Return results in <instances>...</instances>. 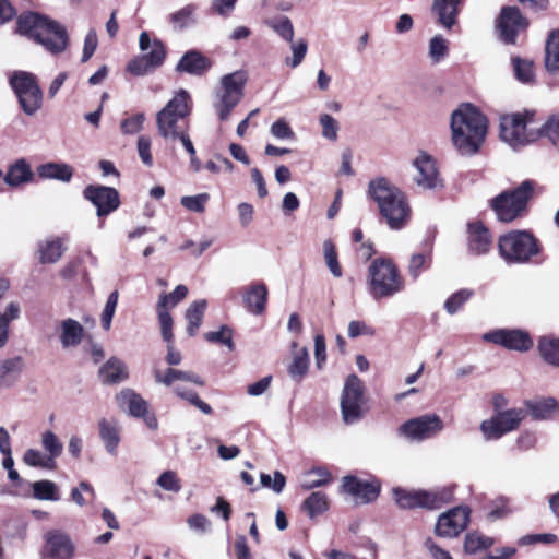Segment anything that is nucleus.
<instances>
[{
  "label": "nucleus",
  "mask_w": 559,
  "mask_h": 559,
  "mask_svg": "<svg viewBox=\"0 0 559 559\" xmlns=\"http://www.w3.org/2000/svg\"><path fill=\"white\" fill-rule=\"evenodd\" d=\"M322 248H323V258H324L325 264H326L328 269L330 270L331 274L336 278L342 277L343 270L338 262L335 245L333 243V241L331 239H326L323 241Z\"/></svg>",
  "instance_id": "nucleus-47"
},
{
  "label": "nucleus",
  "mask_w": 559,
  "mask_h": 559,
  "mask_svg": "<svg viewBox=\"0 0 559 559\" xmlns=\"http://www.w3.org/2000/svg\"><path fill=\"white\" fill-rule=\"evenodd\" d=\"M469 509L466 507L452 508L439 515L435 533L439 537L453 538L460 535L469 523Z\"/></svg>",
  "instance_id": "nucleus-14"
},
{
  "label": "nucleus",
  "mask_w": 559,
  "mask_h": 559,
  "mask_svg": "<svg viewBox=\"0 0 559 559\" xmlns=\"http://www.w3.org/2000/svg\"><path fill=\"white\" fill-rule=\"evenodd\" d=\"M532 192L533 182L526 180L516 189L500 193L492 200L491 206L500 221L511 222L524 211Z\"/></svg>",
  "instance_id": "nucleus-10"
},
{
  "label": "nucleus",
  "mask_w": 559,
  "mask_h": 559,
  "mask_svg": "<svg viewBox=\"0 0 559 559\" xmlns=\"http://www.w3.org/2000/svg\"><path fill=\"white\" fill-rule=\"evenodd\" d=\"M210 200V194L206 192L199 193L195 195H186L182 197L180 203L188 211L194 213H203L205 211V206Z\"/></svg>",
  "instance_id": "nucleus-55"
},
{
  "label": "nucleus",
  "mask_w": 559,
  "mask_h": 559,
  "mask_svg": "<svg viewBox=\"0 0 559 559\" xmlns=\"http://www.w3.org/2000/svg\"><path fill=\"white\" fill-rule=\"evenodd\" d=\"M83 195L96 207L99 217L109 215L120 205L119 193L111 187L90 185L85 187Z\"/></svg>",
  "instance_id": "nucleus-15"
},
{
  "label": "nucleus",
  "mask_w": 559,
  "mask_h": 559,
  "mask_svg": "<svg viewBox=\"0 0 559 559\" xmlns=\"http://www.w3.org/2000/svg\"><path fill=\"white\" fill-rule=\"evenodd\" d=\"M41 445L47 457L51 463H56V459L62 454L63 444L59 438L50 430H46L41 433Z\"/></svg>",
  "instance_id": "nucleus-48"
},
{
  "label": "nucleus",
  "mask_w": 559,
  "mask_h": 559,
  "mask_svg": "<svg viewBox=\"0 0 559 559\" xmlns=\"http://www.w3.org/2000/svg\"><path fill=\"white\" fill-rule=\"evenodd\" d=\"M153 376L157 383L164 384L166 386H171L174 389V392L179 397L190 402L203 414H212V407L207 403L202 401L194 391L187 390L181 385V383H193L200 386L203 385L204 382L198 374L173 368H168L165 372H163L162 370L155 368L153 370Z\"/></svg>",
  "instance_id": "nucleus-6"
},
{
  "label": "nucleus",
  "mask_w": 559,
  "mask_h": 559,
  "mask_svg": "<svg viewBox=\"0 0 559 559\" xmlns=\"http://www.w3.org/2000/svg\"><path fill=\"white\" fill-rule=\"evenodd\" d=\"M23 462L32 467H43L52 469L56 463H51L50 460L44 455L39 450L28 449L23 455Z\"/></svg>",
  "instance_id": "nucleus-53"
},
{
  "label": "nucleus",
  "mask_w": 559,
  "mask_h": 559,
  "mask_svg": "<svg viewBox=\"0 0 559 559\" xmlns=\"http://www.w3.org/2000/svg\"><path fill=\"white\" fill-rule=\"evenodd\" d=\"M118 406L133 417L144 416L147 412L146 401L131 389H124L116 396Z\"/></svg>",
  "instance_id": "nucleus-25"
},
{
  "label": "nucleus",
  "mask_w": 559,
  "mask_h": 559,
  "mask_svg": "<svg viewBox=\"0 0 559 559\" xmlns=\"http://www.w3.org/2000/svg\"><path fill=\"white\" fill-rule=\"evenodd\" d=\"M260 483L263 487L272 489L276 493H281L286 485V478L281 472H275L273 477L262 473Z\"/></svg>",
  "instance_id": "nucleus-62"
},
{
  "label": "nucleus",
  "mask_w": 559,
  "mask_h": 559,
  "mask_svg": "<svg viewBox=\"0 0 559 559\" xmlns=\"http://www.w3.org/2000/svg\"><path fill=\"white\" fill-rule=\"evenodd\" d=\"M211 67V61L198 50L187 51L176 66L178 72L202 75Z\"/></svg>",
  "instance_id": "nucleus-24"
},
{
  "label": "nucleus",
  "mask_w": 559,
  "mask_h": 559,
  "mask_svg": "<svg viewBox=\"0 0 559 559\" xmlns=\"http://www.w3.org/2000/svg\"><path fill=\"white\" fill-rule=\"evenodd\" d=\"M158 314V322L160 325V333L167 343H173L174 334H173V318L169 313L168 309L165 308H156Z\"/></svg>",
  "instance_id": "nucleus-60"
},
{
  "label": "nucleus",
  "mask_w": 559,
  "mask_h": 559,
  "mask_svg": "<svg viewBox=\"0 0 559 559\" xmlns=\"http://www.w3.org/2000/svg\"><path fill=\"white\" fill-rule=\"evenodd\" d=\"M38 176L45 179H57L69 182L72 178V168L67 164L47 163L37 168Z\"/></svg>",
  "instance_id": "nucleus-37"
},
{
  "label": "nucleus",
  "mask_w": 559,
  "mask_h": 559,
  "mask_svg": "<svg viewBox=\"0 0 559 559\" xmlns=\"http://www.w3.org/2000/svg\"><path fill=\"white\" fill-rule=\"evenodd\" d=\"M33 177L31 166L24 158H21L10 165L4 176V182L10 187H20L31 182Z\"/></svg>",
  "instance_id": "nucleus-32"
},
{
  "label": "nucleus",
  "mask_w": 559,
  "mask_h": 559,
  "mask_svg": "<svg viewBox=\"0 0 559 559\" xmlns=\"http://www.w3.org/2000/svg\"><path fill=\"white\" fill-rule=\"evenodd\" d=\"M265 24L271 27L284 40L292 43L294 38V26L292 21L285 16L280 15L265 21Z\"/></svg>",
  "instance_id": "nucleus-46"
},
{
  "label": "nucleus",
  "mask_w": 559,
  "mask_h": 559,
  "mask_svg": "<svg viewBox=\"0 0 559 559\" xmlns=\"http://www.w3.org/2000/svg\"><path fill=\"white\" fill-rule=\"evenodd\" d=\"M20 306L16 302H10L3 313H0V348H2L9 338V325L20 317Z\"/></svg>",
  "instance_id": "nucleus-42"
},
{
  "label": "nucleus",
  "mask_w": 559,
  "mask_h": 559,
  "mask_svg": "<svg viewBox=\"0 0 559 559\" xmlns=\"http://www.w3.org/2000/svg\"><path fill=\"white\" fill-rule=\"evenodd\" d=\"M198 7L193 3L187 4L180 10L173 12L168 15V22L171 24L174 31L180 32L197 23L195 13Z\"/></svg>",
  "instance_id": "nucleus-34"
},
{
  "label": "nucleus",
  "mask_w": 559,
  "mask_h": 559,
  "mask_svg": "<svg viewBox=\"0 0 559 559\" xmlns=\"http://www.w3.org/2000/svg\"><path fill=\"white\" fill-rule=\"evenodd\" d=\"M17 98L23 111L27 115H33L41 107L43 92L39 85L31 86L28 92L17 96Z\"/></svg>",
  "instance_id": "nucleus-40"
},
{
  "label": "nucleus",
  "mask_w": 559,
  "mask_h": 559,
  "mask_svg": "<svg viewBox=\"0 0 559 559\" xmlns=\"http://www.w3.org/2000/svg\"><path fill=\"white\" fill-rule=\"evenodd\" d=\"M539 138L548 140L559 139V112L549 116L537 132Z\"/></svg>",
  "instance_id": "nucleus-61"
},
{
  "label": "nucleus",
  "mask_w": 559,
  "mask_h": 559,
  "mask_svg": "<svg viewBox=\"0 0 559 559\" xmlns=\"http://www.w3.org/2000/svg\"><path fill=\"white\" fill-rule=\"evenodd\" d=\"M342 488L358 503L372 502L380 493V485L377 481L362 480L355 476L343 477Z\"/></svg>",
  "instance_id": "nucleus-21"
},
{
  "label": "nucleus",
  "mask_w": 559,
  "mask_h": 559,
  "mask_svg": "<svg viewBox=\"0 0 559 559\" xmlns=\"http://www.w3.org/2000/svg\"><path fill=\"white\" fill-rule=\"evenodd\" d=\"M207 302L205 299L193 301L186 311V320L188 321L187 332L190 336L195 335L201 326Z\"/></svg>",
  "instance_id": "nucleus-38"
},
{
  "label": "nucleus",
  "mask_w": 559,
  "mask_h": 559,
  "mask_svg": "<svg viewBox=\"0 0 559 559\" xmlns=\"http://www.w3.org/2000/svg\"><path fill=\"white\" fill-rule=\"evenodd\" d=\"M534 114L531 111L504 114L499 118L500 140H522L526 127L533 121Z\"/></svg>",
  "instance_id": "nucleus-18"
},
{
  "label": "nucleus",
  "mask_w": 559,
  "mask_h": 559,
  "mask_svg": "<svg viewBox=\"0 0 559 559\" xmlns=\"http://www.w3.org/2000/svg\"><path fill=\"white\" fill-rule=\"evenodd\" d=\"M392 496L395 503L401 509H439L443 504L450 502L453 497L451 488L442 487L432 490H407L404 488H393Z\"/></svg>",
  "instance_id": "nucleus-7"
},
{
  "label": "nucleus",
  "mask_w": 559,
  "mask_h": 559,
  "mask_svg": "<svg viewBox=\"0 0 559 559\" xmlns=\"http://www.w3.org/2000/svg\"><path fill=\"white\" fill-rule=\"evenodd\" d=\"M246 81L247 78L241 71L226 74L221 79V85L215 92L213 103L219 120H227L233 109L239 104L243 97Z\"/></svg>",
  "instance_id": "nucleus-9"
},
{
  "label": "nucleus",
  "mask_w": 559,
  "mask_h": 559,
  "mask_svg": "<svg viewBox=\"0 0 559 559\" xmlns=\"http://www.w3.org/2000/svg\"><path fill=\"white\" fill-rule=\"evenodd\" d=\"M538 349L542 357L550 365L559 367V338L544 336L539 340Z\"/></svg>",
  "instance_id": "nucleus-41"
},
{
  "label": "nucleus",
  "mask_w": 559,
  "mask_h": 559,
  "mask_svg": "<svg viewBox=\"0 0 559 559\" xmlns=\"http://www.w3.org/2000/svg\"><path fill=\"white\" fill-rule=\"evenodd\" d=\"M512 66L518 81L525 84L534 82L535 69L533 61L520 57H513Z\"/></svg>",
  "instance_id": "nucleus-45"
},
{
  "label": "nucleus",
  "mask_w": 559,
  "mask_h": 559,
  "mask_svg": "<svg viewBox=\"0 0 559 559\" xmlns=\"http://www.w3.org/2000/svg\"><path fill=\"white\" fill-rule=\"evenodd\" d=\"M190 94L181 88L156 114L158 133L166 140H190L188 117L191 112Z\"/></svg>",
  "instance_id": "nucleus-3"
},
{
  "label": "nucleus",
  "mask_w": 559,
  "mask_h": 559,
  "mask_svg": "<svg viewBox=\"0 0 559 559\" xmlns=\"http://www.w3.org/2000/svg\"><path fill=\"white\" fill-rule=\"evenodd\" d=\"M119 293L118 290H114L109 294L105 307L103 309L100 316L102 326L105 331H108L111 326V321L116 312V308L118 305Z\"/></svg>",
  "instance_id": "nucleus-54"
},
{
  "label": "nucleus",
  "mask_w": 559,
  "mask_h": 559,
  "mask_svg": "<svg viewBox=\"0 0 559 559\" xmlns=\"http://www.w3.org/2000/svg\"><path fill=\"white\" fill-rule=\"evenodd\" d=\"M491 247V235L480 223L468 224V249L475 254L486 253Z\"/></svg>",
  "instance_id": "nucleus-26"
},
{
  "label": "nucleus",
  "mask_w": 559,
  "mask_h": 559,
  "mask_svg": "<svg viewBox=\"0 0 559 559\" xmlns=\"http://www.w3.org/2000/svg\"><path fill=\"white\" fill-rule=\"evenodd\" d=\"M500 257L508 263H524L539 249L536 239L525 230H514L502 235L498 240Z\"/></svg>",
  "instance_id": "nucleus-8"
},
{
  "label": "nucleus",
  "mask_w": 559,
  "mask_h": 559,
  "mask_svg": "<svg viewBox=\"0 0 559 559\" xmlns=\"http://www.w3.org/2000/svg\"><path fill=\"white\" fill-rule=\"evenodd\" d=\"M493 545V539L478 534L477 532L468 533L465 536L464 549L468 554H475L479 550L487 549Z\"/></svg>",
  "instance_id": "nucleus-51"
},
{
  "label": "nucleus",
  "mask_w": 559,
  "mask_h": 559,
  "mask_svg": "<svg viewBox=\"0 0 559 559\" xmlns=\"http://www.w3.org/2000/svg\"><path fill=\"white\" fill-rule=\"evenodd\" d=\"M527 407L533 418L547 419L556 409L557 401L555 399L549 397L537 402H531L527 404Z\"/></svg>",
  "instance_id": "nucleus-50"
},
{
  "label": "nucleus",
  "mask_w": 559,
  "mask_h": 559,
  "mask_svg": "<svg viewBox=\"0 0 559 559\" xmlns=\"http://www.w3.org/2000/svg\"><path fill=\"white\" fill-rule=\"evenodd\" d=\"M145 116L142 112L132 115L121 122V130L124 135H134L142 130Z\"/></svg>",
  "instance_id": "nucleus-64"
},
{
  "label": "nucleus",
  "mask_w": 559,
  "mask_h": 559,
  "mask_svg": "<svg viewBox=\"0 0 559 559\" xmlns=\"http://www.w3.org/2000/svg\"><path fill=\"white\" fill-rule=\"evenodd\" d=\"M341 412L347 425L357 423L366 413L364 384L356 374L346 379L341 396Z\"/></svg>",
  "instance_id": "nucleus-12"
},
{
  "label": "nucleus",
  "mask_w": 559,
  "mask_h": 559,
  "mask_svg": "<svg viewBox=\"0 0 559 559\" xmlns=\"http://www.w3.org/2000/svg\"><path fill=\"white\" fill-rule=\"evenodd\" d=\"M269 290L264 283L255 282L242 292V300L249 312L259 316L265 311Z\"/></svg>",
  "instance_id": "nucleus-23"
},
{
  "label": "nucleus",
  "mask_w": 559,
  "mask_h": 559,
  "mask_svg": "<svg viewBox=\"0 0 559 559\" xmlns=\"http://www.w3.org/2000/svg\"><path fill=\"white\" fill-rule=\"evenodd\" d=\"M204 338L211 343H219L226 345L230 350L234 348L233 332L223 325L218 331H212L204 334Z\"/></svg>",
  "instance_id": "nucleus-59"
},
{
  "label": "nucleus",
  "mask_w": 559,
  "mask_h": 559,
  "mask_svg": "<svg viewBox=\"0 0 559 559\" xmlns=\"http://www.w3.org/2000/svg\"><path fill=\"white\" fill-rule=\"evenodd\" d=\"M528 25L527 20L516 7H504L497 22L500 38L506 44H514L520 31Z\"/></svg>",
  "instance_id": "nucleus-17"
},
{
  "label": "nucleus",
  "mask_w": 559,
  "mask_h": 559,
  "mask_svg": "<svg viewBox=\"0 0 559 559\" xmlns=\"http://www.w3.org/2000/svg\"><path fill=\"white\" fill-rule=\"evenodd\" d=\"M293 358L288 365V374L296 381L300 382L306 377L309 368V353L306 347L298 348L297 344L294 343Z\"/></svg>",
  "instance_id": "nucleus-33"
},
{
  "label": "nucleus",
  "mask_w": 559,
  "mask_h": 559,
  "mask_svg": "<svg viewBox=\"0 0 559 559\" xmlns=\"http://www.w3.org/2000/svg\"><path fill=\"white\" fill-rule=\"evenodd\" d=\"M452 140H485L489 121L472 103H461L451 114Z\"/></svg>",
  "instance_id": "nucleus-4"
},
{
  "label": "nucleus",
  "mask_w": 559,
  "mask_h": 559,
  "mask_svg": "<svg viewBox=\"0 0 559 559\" xmlns=\"http://www.w3.org/2000/svg\"><path fill=\"white\" fill-rule=\"evenodd\" d=\"M332 481L331 473L324 467H314L302 475L300 487L310 490L325 486Z\"/></svg>",
  "instance_id": "nucleus-36"
},
{
  "label": "nucleus",
  "mask_w": 559,
  "mask_h": 559,
  "mask_svg": "<svg viewBox=\"0 0 559 559\" xmlns=\"http://www.w3.org/2000/svg\"><path fill=\"white\" fill-rule=\"evenodd\" d=\"M546 69L551 73H559V29L552 31L546 43Z\"/></svg>",
  "instance_id": "nucleus-39"
},
{
  "label": "nucleus",
  "mask_w": 559,
  "mask_h": 559,
  "mask_svg": "<svg viewBox=\"0 0 559 559\" xmlns=\"http://www.w3.org/2000/svg\"><path fill=\"white\" fill-rule=\"evenodd\" d=\"M156 484L167 491L179 492L181 490V484L177 474L173 471H166L159 475Z\"/></svg>",
  "instance_id": "nucleus-63"
},
{
  "label": "nucleus",
  "mask_w": 559,
  "mask_h": 559,
  "mask_svg": "<svg viewBox=\"0 0 559 559\" xmlns=\"http://www.w3.org/2000/svg\"><path fill=\"white\" fill-rule=\"evenodd\" d=\"M21 358H11L0 362V386L11 385L21 371Z\"/></svg>",
  "instance_id": "nucleus-43"
},
{
  "label": "nucleus",
  "mask_w": 559,
  "mask_h": 559,
  "mask_svg": "<svg viewBox=\"0 0 559 559\" xmlns=\"http://www.w3.org/2000/svg\"><path fill=\"white\" fill-rule=\"evenodd\" d=\"M85 335L84 326L72 318L56 321L55 336L66 350L78 347Z\"/></svg>",
  "instance_id": "nucleus-22"
},
{
  "label": "nucleus",
  "mask_w": 559,
  "mask_h": 559,
  "mask_svg": "<svg viewBox=\"0 0 559 559\" xmlns=\"http://www.w3.org/2000/svg\"><path fill=\"white\" fill-rule=\"evenodd\" d=\"M473 296V290L471 289H461L454 294H452L444 302V308L448 313L454 314L457 312L463 305Z\"/></svg>",
  "instance_id": "nucleus-56"
},
{
  "label": "nucleus",
  "mask_w": 559,
  "mask_h": 559,
  "mask_svg": "<svg viewBox=\"0 0 559 559\" xmlns=\"http://www.w3.org/2000/svg\"><path fill=\"white\" fill-rule=\"evenodd\" d=\"M139 46L140 49L144 52L142 57L151 62L152 66L158 68L163 64L166 51L160 40L154 39L151 41L148 33L142 32L139 38Z\"/></svg>",
  "instance_id": "nucleus-27"
},
{
  "label": "nucleus",
  "mask_w": 559,
  "mask_h": 559,
  "mask_svg": "<svg viewBox=\"0 0 559 559\" xmlns=\"http://www.w3.org/2000/svg\"><path fill=\"white\" fill-rule=\"evenodd\" d=\"M33 496L38 500L58 501L60 499L57 485L51 480H38L32 484Z\"/></svg>",
  "instance_id": "nucleus-49"
},
{
  "label": "nucleus",
  "mask_w": 559,
  "mask_h": 559,
  "mask_svg": "<svg viewBox=\"0 0 559 559\" xmlns=\"http://www.w3.org/2000/svg\"><path fill=\"white\" fill-rule=\"evenodd\" d=\"M188 295V288L185 285H178L173 293L162 294L158 298L156 308L170 309L176 307Z\"/></svg>",
  "instance_id": "nucleus-52"
},
{
  "label": "nucleus",
  "mask_w": 559,
  "mask_h": 559,
  "mask_svg": "<svg viewBox=\"0 0 559 559\" xmlns=\"http://www.w3.org/2000/svg\"><path fill=\"white\" fill-rule=\"evenodd\" d=\"M461 0H433L432 12L438 16V22L447 29L456 23Z\"/></svg>",
  "instance_id": "nucleus-28"
},
{
  "label": "nucleus",
  "mask_w": 559,
  "mask_h": 559,
  "mask_svg": "<svg viewBox=\"0 0 559 559\" xmlns=\"http://www.w3.org/2000/svg\"><path fill=\"white\" fill-rule=\"evenodd\" d=\"M527 412L523 408L497 411L490 418L483 420L479 429L484 440H498L504 435L516 430L526 418Z\"/></svg>",
  "instance_id": "nucleus-11"
},
{
  "label": "nucleus",
  "mask_w": 559,
  "mask_h": 559,
  "mask_svg": "<svg viewBox=\"0 0 559 559\" xmlns=\"http://www.w3.org/2000/svg\"><path fill=\"white\" fill-rule=\"evenodd\" d=\"M369 293L379 300L392 297L404 289L405 283L395 264L379 258L373 260L368 269Z\"/></svg>",
  "instance_id": "nucleus-5"
},
{
  "label": "nucleus",
  "mask_w": 559,
  "mask_h": 559,
  "mask_svg": "<svg viewBox=\"0 0 559 559\" xmlns=\"http://www.w3.org/2000/svg\"><path fill=\"white\" fill-rule=\"evenodd\" d=\"M66 248L58 237L47 238L38 243V261L43 264L58 262L63 255Z\"/></svg>",
  "instance_id": "nucleus-29"
},
{
  "label": "nucleus",
  "mask_w": 559,
  "mask_h": 559,
  "mask_svg": "<svg viewBox=\"0 0 559 559\" xmlns=\"http://www.w3.org/2000/svg\"><path fill=\"white\" fill-rule=\"evenodd\" d=\"M17 32L33 38L52 55L66 50L69 43L64 26L34 12L20 15Z\"/></svg>",
  "instance_id": "nucleus-2"
},
{
  "label": "nucleus",
  "mask_w": 559,
  "mask_h": 559,
  "mask_svg": "<svg viewBox=\"0 0 559 559\" xmlns=\"http://www.w3.org/2000/svg\"><path fill=\"white\" fill-rule=\"evenodd\" d=\"M416 169L414 180L423 189L436 190L443 187L435 158L427 153H419L413 162Z\"/></svg>",
  "instance_id": "nucleus-16"
},
{
  "label": "nucleus",
  "mask_w": 559,
  "mask_h": 559,
  "mask_svg": "<svg viewBox=\"0 0 559 559\" xmlns=\"http://www.w3.org/2000/svg\"><path fill=\"white\" fill-rule=\"evenodd\" d=\"M99 374L104 383L114 384L127 380L129 370L122 360L112 357L100 368Z\"/></svg>",
  "instance_id": "nucleus-31"
},
{
  "label": "nucleus",
  "mask_w": 559,
  "mask_h": 559,
  "mask_svg": "<svg viewBox=\"0 0 559 559\" xmlns=\"http://www.w3.org/2000/svg\"><path fill=\"white\" fill-rule=\"evenodd\" d=\"M10 85L16 96H20L28 92L31 86H37L38 84L34 74L25 71H15L10 76Z\"/></svg>",
  "instance_id": "nucleus-44"
},
{
  "label": "nucleus",
  "mask_w": 559,
  "mask_h": 559,
  "mask_svg": "<svg viewBox=\"0 0 559 559\" xmlns=\"http://www.w3.org/2000/svg\"><path fill=\"white\" fill-rule=\"evenodd\" d=\"M330 508V500L326 493L322 491H314L308 496L302 504L301 509L307 512L310 519L326 512Z\"/></svg>",
  "instance_id": "nucleus-35"
},
{
  "label": "nucleus",
  "mask_w": 559,
  "mask_h": 559,
  "mask_svg": "<svg viewBox=\"0 0 559 559\" xmlns=\"http://www.w3.org/2000/svg\"><path fill=\"white\" fill-rule=\"evenodd\" d=\"M99 437L104 443L106 451L116 455L120 443V427L114 420L100 419L98 423Z\"/></svg>",
  "instance_id": "nucleus-30"
},
{
  "label": "nucleus",
  "mask_w": 559,
  "mask_h": 559,
  "mask_svg": "<svg viewBox=\"0 0 559 559\" xmlns=\"http://www.w3.org/2000/svg\"><path fill=\"white\" fill-rule=\"evenodd\" d=\"M45 555L51 559H73L75 544L68 534L58 530L49 531L45 535Z\"/></svg>",
  "instance_id": "nucleus-19"
},
{
  "label": "nucleus",
  "mask_w": 559,
  "mask_h": 559,
  "mask_svg": "<svg viewBox=\"0 0 559 559\" xmlns=\"http://www.w3.org/2000/svg\"><path fill=\"white\" fill-rule=\"evenodd\" d=\"M368 193L391 229L400 230L408 224L411 206L404 192L392 182L383 177L376 178L369 182Z\"/></svg>",
  "instance_id": "nucleus-1"
},
{
  "label": "nucleus",
  "mask_w": 559,
  "mask_h": 559,
  "mask_svg": "<svg viewBox=\"0 0 559 559\" xmlns=\"http://www.w3.org/2000/svg\"><path fill=\"white\" fill-rule=\"evenodd\" d=\"M483 338L508 349L524 352L532 347L533 341L521 330H496L484 334Z\"/></svg>",
  "instance_id": "nucleus-20"
},
{
  "label": "nucleus",
  "mask_w": 559,
  "mask_h": 559,
  "mask_svg": "<svg viewBox=\"0 0 559 559\" xmlns=\"http://www.w3.org/2000/svg\"><path fill=\"white\" fill-rule=\"evenodd\" d=\"M95 490L86 481H81L79 487L71 490V498L79 507H84L90 500L95 499Z\"/></svg>",
  "instance_id": "nucleus-57"
},
{
  "label": "nucleus",
  "mask_w": 559,
  "mask_h": 559,
  "mask_svg": "<svg viewBox=\"0 0 559 559\" xmlns=\"http://www.w3.org/2000/svg\"><path fill=\"white\" fill-rule=\"evenodd\" d=\"M448 52V41L441 35H437L430 39L429 57L433 63H439Z\"/></svg>",
  "instance_id": "nucleus-58"
},
{
  "label": "nucleus",
  "mask_w": 559,
  "mask_h": 559,
  "mask_svg": "<svg viewBox=\"0 0 559 559\" xmlns=\"http://www.w3.org/2000/svg\"><path fill=\"white\" fill-rule=\"evenodd\" d=\"M444 429L443 420L437 414H425L405 421L399 435L409 441L420 442L435 438Z\"/></svg>",
  "instance_id": "nucleus-13"
}]
</instances>
